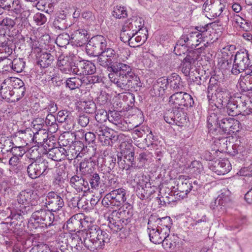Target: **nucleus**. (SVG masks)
<instances>
[{"instance_id": "f257e3e1", "label": "nucleus", "mask_w": 252, "mask_h": 252, "mask_svg": "<svg viewBox=\"0 0 252 252\" xmlns=\"http://www.w3.org/2000/svg\"><path fill=\"white\" fill-rule=\"evenodd\" d=\"M38 199L37 193L32 190L27 189L21 191L16 197L18 204L9 209V218L15 220L22 219L23 215L32 211V206L38 204Z\"/></svg>"}, {"instance_id": "f03ea898", "label": "nucleus", "mask_w": 252, "mask_h": 252, "mask_svg": "<svg viewBox=\"0 0 252 252\" xmlns=\"http://www.w3.org/2000/svg\"><path fill=\"white\" fill-rule=\"evenodd\" d=\"M23 85V82L18 78H6L1 85L0 93L1 97L11 102L18 101L24 95Z\"/></svg>"}, {"instance_id": "7ed1b4c3", "label": "nucleus", "mask_w": 252, "mask_h": 252, "mask_svg": "<svg viewBox=\"0 0 252 252\" xmlns=\"http://www.w3.org/2000/svg\"><path fill=\"white\" fill-rule=\"evenodd\" d=\"M80 235L83 237L84 246L92 251L101 249L110 240L109 234L101 230L98 226H93L89 231H83Z\"/></svg>"}, {"instance_id": "20e7f679", "label": "nucleus", "mask_w": 252, "mask_h": 252, "mask_svg": "<svg viewBox=\"0 0 252 252\" xmlns=\"http://www.w3.org/2000/svg\"><path fill=\"white\" fill-rule=\"evenodd\" d=\"M130 56V52L127 49H123L119 52L115 51L111 48H106L97 58L99 64L104 67H109L112 63L115 64L119 62L126 61Z\"/></svg>"}, {"instance_id": "39448f33", "label": "nucleus", "mask_w": 252, "mask_h": 252, "mask_svg": "<svg viewBox=\"0 0 252 252\" xmlns=\"http://www.w3.org/2000/svg\"><path fill=\"white\" fill-rule=\"evenodd\" d=\"M202 35L198 31H194L189 32L188 34L183 35L180 39L175 46V51L180 50L179 55L184 54L186 51V43L190 45L192 48L198 46L202 40Z\"/></svg>"}, {"instance_id": "423d86ee", "label": "nucleus", "mask_w": 252, "mask_h": 252, "mask_svg": "<svg viewBox=\"0 0 252 252\" xmlns=\"http://www.w3.org/2000/svg\"><path fill=\"white\" fill-rule=\"evenodd\" d=\"M126 200V191L123 188L113 190L107 193L102 200V204L106 207H119Z\"/></svg>"}, {"instance_id": "0eeeda50", "label": "nucleus", "mask_w": 252, "mask_h": 252, "mask_svg": "<svg viewBox=\"0 0 252 252\" xmlns=\"http://www.w3.org/2000/svg\"><path fill=\"white\" fill-rule=\"evenodd\" d=\"M107 46L105 38L100 35L92 37L86 47L87 54L91 56H99Z\"/></svg>"}, {"instance_id": "6e6552de", "label": "nucleus", "mask_w": 252, "mask_h": 252, "mask_svg": "<svg viewBox=\"0 0 252 252\" xmlns=\"http://www.w3.org/2000/svg\"><path fill=\"white\" fill-rule=\"evenodd\" d=\"M54 214L49 210L40 209L33 212L30 218V224H43L46 226L51 225L54 220Z\"/></svg>"}, {"instance_id": "1a4fd4ad", "label": "nucleus", "mask_w": 252, "mask_h": 252, "mask_svg": "<svg viewBox=\"0 0 252 252\" xmlns=\"http://www.w3.org/2000/svg\"><path fill=\"white\" fill-rule=\"evenodd\" d=\"M234 50L235 47L232 45L223 47L221 49V72L223 77L226 76V79L228 77V75H230V68ZM223 79H225V77Z\"/></svg>"}, {"instance_id": "9d476101", "label": "nucleus", "mask_w": 252, "mask_h": 252, "mask_svg": "<svg viewBox=\"0 0 252 252\" xmlns=\"http://www.w3.org/2000/svg\"><path fill=\"white\" fill-rule=\"evenodd\" d=\"M95 134L102 145L108 146L112 143L117 137L114 131L102 124H97L94 127Z\"/></svg>"}, {"instance_id": "9b49d317", "label": "nucleus", "mask_w": 252, "mask_h": 252, "mask_svg": "<svg viewBox=\"0 0 252 252\" xmlns=\"http://www.w3.org/2000/svg\"><path fill=\"white\" fill-rule=\"evenodd\" d=\"M58 68L63 73L76 74L77 65L74 63L73 57L60 55L57 62Z\"/></svg>"}, {"instance_id": "f8f14e48", "label": "nucleus", "mask_w": 252, "mask_h": 252, "mask_svg": "<svg viewBox=\"0 0 252 252\" xmlns=\"http://www.w3.org/2000/svg\"><path fill=\"white\" fill-rule=\"evenodd\" d=\"M169 102L175 108L181 106H192L193 100L190 95L182 92L172 94L169 98Z\"/></svg>"}, {"instance_id": "ddd939ff", "label": "nucleus", "mask_w": 252, "mask_h": 252, "mask_svg": "<svg viewBox=\"0 0 252 252\" xmlns=\"http://www.w3.org/2000/svg\"><path fill=\"white\" fill-rule=\"evenodd\" d=\"M249 59L248 54L245 52H238L235 55L234 63L230 72L232 74L237 75L244 71L248 66Z\"/></svg>"}, {"instance_id": "4468645a", "label": "nucleus", "mask_w": 252, "mask_h": 252, "mask_svg": "<svg viewBox=\"0 0 252 252\" xmlns=\"http://www.w3.org/2000/svg\"><path fill=\"white\" fill-rule=\"evenodd\" d=\"M25 63L21 59H16L13 61L5 60L0 62V68L2 67V71H10L12 69L17 73L21 72L25 67Z\"/></svg>"}, {"instance_id": "2eb2a0df", "label": "nucleus", "mask_w": 252, "mask_h": 252, "mask_svg": "<svg viewBox=\"0 0 252 252\" xmlns=\"http://www.w3.org/2000/svg\"><path fill=\"white\" fill-rule=\"evenodd\" d=\"M169 227L159 226L148 229L150 241L156 244L162 243L165 235L169 232Z\"/></svg>"}, {"instance_id": "dca6fc26", "label": "nucleus", "mask_w": 252, "mask_h": 252, "mask_svg": "<svg viewBox=\"0 0 252 252\" xmlns=\"http://www.w3.org/2000/svg\"><path fill=\"white\" fill-rule=\"evenodd\" d=\"M45 204L47 206H49L50 211L52 212L62 208L64 205V202L61 196L55 192L51 191L49 192L46 196Z\"/></svg>"}, {"instance_id": "f3484780", "label": "nucleus", "mask_w": 252, "mask_h": 252, "mask_svg": "<svg viewBox=\"0 0 252 252\" xmlns=\"http://www.w3.org/2000/svg\"><path fill=\"white\" fill-rule=\"evenodd\" d=\"M108 77L111 82L113 83L120 89L122 93L129 89V81L128 76L115 75L114 73H109Z\"/></svg>"}, {"instance_id": "a211bd4d", "label": "nucleus", "mask_w": 252, "mask_h": 252, "mask_svg": "<svg viewBox=\"0 0 252 252\" xmlns=\"http://www.w3.org/2000/svg\"><path fill=\"white\" fill-rule=\"evenodd\" d=\"M172 220L169 217H165L162 218H159L157 215H151L149 219L148 222V229L156 228L161 226L162 227H171Z\"/></svg>"}, {"instance_id": "6ab92c4d", "label": "nucleus", "mask_w": 252, "mask_h": 252, "mask_svg": "<svg viewBox=\"0 0 252 252\" xmlns=\"http://www.w3.org/2000/svg\"><path fill=\"white\" fill-rule=\"evenodd\" d=\"M96 71V67L94 63L90 62H80L77 65V71L76 75L80 76H83L82 79L85 81L86 79H88V75L93 74Z\"/></svg>"}, {"instance_id": "aec40b11", "label": "nucleus", "mask_w": 252, "mask_h": 252, "mask_svg": "<svg viewBox=\"0 0 252 252\" xmlns=\"http://www.w3.org/2000/svg\"><path fill=\"white\" fill-rule=\"evenodd\" d=\"M123 62H119L108 68L110 73H114L115 75L130 76L132 74V67L128 64L124 63Z\"/></svg>"}, {"instance_id": "412c9836", "label": "nucleus", "mask_w": 252, "mask_h": 252, "mask_svg": "<svg viewBox=\"0 0 252 252\" xmlns=\"http://www.w3.org/2000/svg\"><path fill=\"white\" fill-rule=\"evenodd\" d=\"M239 122L233 118L221 120V130L224 133L230 134L238 131Z\"/></svg>"}, {"instance_id": "4be33fe9", "label": "nucleus", "mask_w": 252, "mask_h": 252, "mask_svg": "<svg viewBox=\"0 0 252 252\" xmlns=\"http://www.w3.org/2000/svg\"><path fill=\"white\" fill-rule=\"evenodd\" d=\"M169 228L168 234L165 235L162 245L166 250H173L179 243V238L177 235L170 234V228Z\"/></svg>"}, {"instance_id": "5701e85b", "label": "nucleus", "mask_w": 252, "mask_h": 252, "mask_svg": "<svg viewBox=\"0 0 252 252\" xmlns=\"http://www.w3.org/2000/svg\"><path fill=\"white\" fill-rule=\"evenodd\" d=\"M24 134L25 136H27V133L23 131H19L18 135H16L13 139V141L17 142L20 141L21 145L18 146L17 147L12 150V152L14 153V157L15 158L21 157L25 153L24 150L23 149V147L25 144L28 143L26 142V138L24 139Z\"/></svg>"}, {"instance_id": "b1692460", "label": "nucleus", "mask_w": 252, "mask_h": 252, "mask_svg": "<svg viewBox=\"0 0 252 252\" xmlns=\"http://www.w3.org/2000/svg\"><path fill=\"white\" fill-rule=\"evenodd\" d=\"M88 38V32L85 29L77 30L71 34V40L78 46L85 44Z\"/></svg>"}, {"instance_id": "393cba45", "label": "nucleus", "mask_w": 252, "mask_h": 252, "mask_svg": "<svg viewBox=\"0 0 252 252\" xmlns=\"http://www.w3.org/2000/svg\"><path fill=\"white\" fill-rule=\"evenodd\" d=\"M113 213H116L118 218L121 219L122 220L124 221V220H126L127 224L130 221L129 219L133 215V210L130 205L125 204L119 209L118 212H114Z\"/></svg>"}, {"instance_id": "a878e982", "label": "nucleus", "mask_w": 252, "mask_h": 252, "mask_svg": "<svg viewBox=\"0 0 252 252\" xmlns=\"http://www.w3.org/2000/svg\"><path fill=\"white\" fill-rule=\"evenodd\" d=\"M168 86V78L164 77L159 78L153 85V90L155 95H163Z\"/></svg>"}, {"instance_id": "bb28decb", "label": "nucleus", "mask_w": 252, "mask_h": 252, "mask_svg": "<svg viewBox=\"0 0 252 252\" xmlns=\"http://www.w3.org/2000/svg\"><path fill=\"white\" fill-rule=\"evenodd\" d=\"M117 156L118 158H133L135 156L134 148L130 144L123 142L120 145Z\"/></svg>"}, {"instance_id": "cd10ccee", "label": "nucleus", "mask_w": 252, "mask_h": 252, "mask_svg": "<svg viewBox=\"0 0 252 252\" xmlns=\"http://www.w3.org/2000/svg\"><path fill=\"white\" fill-rule=\"evenodd\" d=\"M54 60V57L50 53L41 52L38 56V64L41 67H47L50 65Z\"/></svg>"}, {"instance_id": "c85d7f7f", "label": "nucleus", "mask_w": 252, "mask_h": 252, "mask_svg": "<svg viewBox=\"0 0 252 252\" xmlns=\"http://www.w3.org/2000/svg\"><path fill=\"white\" fill-rule=\"evenodd\" d=\"M81 216V214H76L67 220L66 226L69 231H75L78 227H80V217Z\"/></svg>"}, {"instance_id": "c756f323", "label": "nucleus", "mask_w": 252, "mask_h": 252, "mask_svg": "<svg viewBox=\"0 0 252 252\" xmlns=\"http://www.w3.org/2000/svg\"><path fill=\"white\" fill-rule=\"evenodd\" d=\"M83 231H78L77 233L74 236L71 241L72 247H74L76 252H81L83 245L84 246L83 237H81V232Z\"/></svg>"}, {"instance_id": "7c9ffc66", "label": "nucleus", "mask_w": 252, "mask_h": 252, "mask_svg": "<svg viewBox=\"0 0 252 252\" xmlns=\"http://www.w3.org/2000/svg\"><path fill=\"white\" fill-rule=\"evenodd\" d=\"M208 125L210 129V131L214 129L217 130L218 128H220V125L219 121V117L215 113H211L208 117Z\"/></svg>"}, {"instance_id": "2f4dec72", "label": "nucleus", "mask_w": 252, "mask_h": 252, "mask_svg": "<svg viewBox=\"0 0 252 252\" xmlns=\"http://www.w3.org/2000/svg\"><path fill=\"white\" fill-rule=\"evenodd\" d=\"M28 172L29 176L32 179L36 178L41 175L39 162L36 160L34 162L28 166Z\"/></svg>"}, {"instance_id": "473e14b6", "label": "nucleus", "mask_w": 252, "mask_h": 252, "mask_svg": "<svg viewBox=\"0 0 252 252\" xmlns=\"http://www.w3.org/2000/svg\"><path fill=\"white\" fill-rule=\"evenodd\" d=\"M221 97L223 99L221 100V105L225 106L227 109H228L230 107V105L232 104L230 102V99L231 98V89L228 88L227 89L221 88Z\"/></svg>"}, {"instance_id": "72a5a7b5", "label": "nucleus", "mask_w": 252, "mask_h": 252, "mask_svg": "<svg viewBox=\"0 0 252 252\" xmlns=\"http://www.w3.org/2000/svg\"><path fill=\"white\" fill-rule=\"evenodd\" d=\"M80 226L84 228V231H89L93 226H97L95 224V220L93 218L89 217H85L84 219L80 218Z\"/></svg>"}, {"instance_id": "f704fd0d", "label": "nucleus", "mask_w": 252, "mask_h": 252, "mask_svg": "<svg viewBox=\"0 0 252 252\" xmlns=\"http://www.w3.org/2000/svg\"><path fill=\"white\" fill-rule=\"evenodd\" d=\"M187 169L190 174L193 175H197L201 171L202 165L199 161L194 160L188 165Z\"/></svg>"}, {"instance_id": "c9c22d12", "label": "nucleus", "mask_w": 252, "mask_h": 252, "mask_svg": "<svg viewBox=\"0 0 252 252\" xmlns=\"http://www.w3.org/2000/svg\"><path fill=\"white\" fill-rule=\"evenodd\" d=\"M167 78L168 85H170L171 89L178 90L180 89L181 79L178 75L174 73L168 76Z\"/></svg>"}, {"instance_id": "e433bc0d", "label": "nucleus", "mask_w": 252, "mask_h": 252, "mask_svg": "<svg viewBox=\"0 0 252 252\" xmlns=\"http://www.w3.org/2000/svg\"><path fill=\"white\" fill-rule=\"evenodd\" d=\"M142 33L140 32H138L135 33V36H133L130 42V46L131 47H137L142 43L145 42L147 39V36L145 34L141 35Z\"/></svg>"}, {"instance_id": "4c0bfd02", "label": "nucleus", "mask_w": 252, "mask_h": 252, "mask_svg": "<svg viewBox=\"0 0 252 252\" xmlns=\"http://www.w3.org/2000/svg\"><path fill=\"white\" fill-rule=\"evenodd\" d=\"M135 34L132 33L129 30L127 29V26L126 25H124L122 29L120 37L121 40L124 42H128L130 45V42L133 36H134Z\"/></svg>"}, {"instance_id": "58836bf2", "label": "nucleus", "mask_w": 252, "mask_h": 252, "mask_svg": "<svg viewBox=\"0 0 252 252\" xmlns=\"http://www.w3.org/2000/svg\"><path fill=\"white\" fill-rule=\"evenodd\" d=\"M126 224V220H124V221L120 219L118 220L112 219L109 221V226L114 231L118 232L123 228Z\"/></svg>"}, {"instance_id": "ea45409f", "label": "nucleus", "mask_w": 252, "mask_h": 252, "mask_svg": "<svg viewBox=\"0 0 252 252\" xmlns=\"http://www.w3.org/2000/svg\"><path fill=\"white\" fill-rule=\"evenodd\" d=\"M112 15L117 19L126 18L127 16L126 8L125 6H117L114 8Z\"/></svg>"}, {"instance_id": "a19ab883", "label": "nucleus", "mask_w": 252, "mask_h": 252, "mask_svg": "<svg viewBox=\"0 0 252 252\" xmlns=\"http://www.w3.org/2000/svg\"><path fill=\"white\" fill-rule=\"evenodd\" d=\"M82 78L80 79L78 77H72L68 79L66 81V85L71 90L78 88L83 83Z\"/></svg>"}, {"instance_id": "79ce46f5", "label": "nucleus", "mask_w": 252, "mask_h": 252, "mask_svg": "<svg viewBox=\"0 0 252 252\" xmlns=\"http://www.w3.org/2000/svg\"><path fill=\"white\" fill-rule=\"evenodd\" d=\"M71 39V36L67 33L60 34L57 37L56 42L60 47H64L69 43V40Z\"/></svg>"}, {"instance_id": "37998d69", "label": "nucleus", "mask_w": 252, "mask_h": 252, "mask_svg": "<svg viewBox=\"0 0 252 252\" xmlns=\"http://www.w3.org/2000/svg\"><path fill=\"white\" fill-rule=\"evenodd\" d=\"M82 183H84V179L77 175L72 177L70 180L71 186L77 190H78L80 187H82Z\"/></svg>"}, {"instance_id": "c03bdc74", "label": "nucleus", "mask_w": 252, "mask_h": 252, "mask_svg": "<svg viewBox=\"0 0 252 252\" xmlns=\"http://www.w3.org/2000/svg\"><path fill=\"white\" fill-rule=\"evenodd\" d=\"M17 184L16 178L13 176H8L3 178L2 182V186L5 187V190L6 189H9L11 186Z\"/></svg>"}, {"instance_id": "a18cd8bd", "label": "nucleus", "mask_w": 252, "mask_h": 252, "mask_svg": "<svg viewBox=\"0 0 252 252\" xmlns=\"http://www.w3.org/2000/svg\"><path fill=\"white\" fill-rule=\"evenodd\" d=\"M180 191L182 192H185L186 194L189 193L192 189V184L190 181L185 179L182 184L179 186Z\"/></svg>"}, {"instance_id": "49530a36", "label": "nucleus", "mask_w": 252, "mask_h": 252, "mask_svg": "<svg viewBox=\"0 0 252 252\" xmlns=\"http://www.w3.org/2000/svg\"><path fill=\"white\" fill-rule=\"evenodd\" d=\"M69 112L66 110L60 111L57 115V120L59 123H69L70 118L69 117Z\"/></svg>"}, {"instance_id": "de8ad7c7", "label": "nucleus", "mask_w": 252, "mask_h": 252, "mask_svg": "<svg viewBox=\"0 0 252 252\" xmlns=\"http://www.w3.org/2000/svg\"><path fill=\"white\" fill-rule=\"evenodd\" d=\"M108 115L107 112L104 110H97L95 117V120L98 122L97 124H102L105 122L108 119Z\"/></svg>"}, {"instance_id": "09e8293b", "label": "nucleus", "mask_w": 252, "mask_h": 252, "mask_svg": "<svg viewBox=\"0 0 252 252\" xmlns=\"http://www.w3.org/2000/svg\"><path fill=\"white\" fill-rule=\"evenodd\" d=\"M121 119L120 114L117 112H111L108 115V121L115 125L120 124Z\"/></svg>"}, {"instance_id": "8fccbe9b", "label": "nucleus", "mask_w": 252, "mask_h": 252, "mask_svg": "<svg viewBox=\"0 0 252 252\" xmlns=\"http://www.w3.org/2000/svg\"><path fill=\"white\" fill-rule=\"evenodd\" d=\"M145 142L148 147L150 146H157L158 143L157 138L154 136L151 131L147 135L146 138L145 139Z\"/></svg>"}, {"instance_id": "3c124183", "label": "nucleus", "mask_w": 252, "mask_h": 252, "mask_svg": "<svg viewBox=\"0 0 252 252\" xmlns=\"http://www.w3.org/2000/svg\"><path fill=\"white\" fill-rule=\"evenodd\" d=\"M82 17L88 24H94L95 20L94 16L93 13L90 11L84 12L82 14Z\"/></svg>"}, {"instance_id": "603ef678", "label": "nucleus", "mask_w": 252, "mask_h": 252, "mask_svg": "<svg viewBox=\"0 0 252 252\" xmlns=\"http://www.w3.org/2000/svg\"><path fill=\"white\" fill-rule=\"evenodd\" d=\"M90 183L93 189H95L98 187L100 183V177L97 173H95L91 175Z\"/></svg>"}, {"instance_id": "864d4df0", "label": "nucleus", "mask_w": 252, "mask_h": 252, "mask_svg": "<svg viewBox=\"0 0 252 252\" xmlns=\"http://www.w3.org/2000/svg\"><path fill=\"white\" fill-rule=\"evenodd\" d=\"M131 20L132 24L135 26V31H139L140 32V30H142V28L144 25V21L141 18L138 17H133Z\"/></svg>"}, {"instance_id": "5fc2aeb1", "label": "nucleus", "mask_w": 252, "mask_h": 252, "mask_svg": "<svg viewBox=\"0 0 252 252\" xmlns=\"http://www.w3.org/2000/svg\"><path fill=\"white\" fill-rule=\"evenodd\" d=\"M246 77H243V76H241L239 81L238 83L239 86L241 88L242 90L244 92H247L248 91L251 90L252 89V87H250L248 85V84L245 82L247 81L245 79Z\"/></svg>"}, {"instance_id": "6e6d98bb", "label": "nucleus", "mask_w": 252, "mask_h": 252, "mask_svg": "<svg viewBox=\"0 0 252 252\" xmlns=\"http://www.w3.org/2000/svg\"><path fill=\"white\" fill-rule=\"evenodd\" d=\"M137 184H138L143 189L151 187L149 179L146 176H141L139 179V181L137 182Z\"/></svg>"}, {"instance_id": "4d7b16f0", "label": "nucleus", "mask_w": 252, "mask_h": 252, "mask_svg": "<svg viewBox=\"0 0 252 252\" xmlns=\"http://www.w3.org/2000/svg\"><path fill=\"white\" fill-rule=\"evenodd\" d=\"M82 106L84 107L86 112L91 113L95 108V104L92 101H86L82 103Z\"/></svg>"}, {"instance_id": "13d9d810", "label": "nucleus", "mask_w": 252, "mask_h": 252, "mask_svg": "<svg viewBox=\"0 0 252 252\" xmlns=\"http://www.w3.org/2000/svg\"><path fill=\"white\" fill-rule=\"evenodd\" d=\"M34 21L38 25H42L46 22L45 16L41 13H37L33 17Z\"/></svg>"}, {"instance_id": "bf43d9fd", "label": "nucleus", "mask_w": 252, "mask_h": 252, "mask_svg": "<svg viewBox=\"0 0 252 252\" xmlns=\"http://www.w3.org/2000/svg\"><path fill=\"white\" fill-rule=\"evenodd\" d=\"M21 5L18 0H13L10 5L9 10L8 11H12L15 13H18L20 12Z\"/></svg>"}, {"instance_id": "052dcab7", "label": "nucleus", "mask_w": 252, "mask_h": 252, "mask_svg": "<svg viewBox=\"0 0 252 252\" xmlns=\"http://www.w3.org/2000/svg\"><path fill=\"white\" fill-rule=\"evenodd\" d=\"M82 136L85 137L86 142L89 144L93 143L95 139V135L91 132H89L84 134V132H80Z\"/></svg>"}, {"instance_id": "680f3d73", "label": "nucleus", "mask_w": 252, "mask_h": 252, "mask_svg": "<svg viewBox=\"0 0 252 252\" xmlns=\"http://www.w3.org/2000/svg\"><path fill=\"white\" fill-rule=\"evenodd\" d=\"M130 76H129V88L132 87V86H138L140 83V79L139 77L135 74V73L132 72V74Z\"/></svg>"}, {"instance_id": "e2e57ef3", "label": "nucleus", "mask_w": 252, "mask_h": 252, "mask_svg": "<svg viewBox=\"0 0 252 252\" xmlns=\"http://www.w3.org/2000/svg\"><path fill=\"white\" fill-rule=\"evenodd\" d=\"M252 166L242 168L239 172V174L242 176H252Z\"/></svg>"}, {"instance_id": "0e129e2a", "label": "nucleus", "mask_w": 252, "mask_h": 252, "mask_svg": "<svg viewBox=\"0 0 252 252\" xmlns=\"http://www.w3.org/2000/svg\"><path fill=\"white\" fill-rule=\"evenodd\" d=\"M13 0H0V7L3 9L8 10Z\"/></svg>"}, {"instance_id": "69168bd1", "label": "nucleus", "mask_w": 252, "mask_h": 252, "mask_svg": "<svg viewBox=\"0 0 252 252\" xmlns=\"http://www.w3.org/2000/svg\"><path fill=\"white\" fill-rule=\"evenodd\" d=\"M193 62L194 59L192 58H191L190 56H187L183 60V66L186 68L189 69L190 67L191 64Z\"/></svg>"}, {"instance_id": "338daca9", "label": "nucleus", "mask_w": 252, "mask_h": 252, "mask_svg": "<svg viewBox=\"0 0 252 252\" xmlns=\"http://www.w3.org/2000/svg\"><path fill=\"white\" fill-rule=\"evenodd\" d=\"M243 224V222L241 223L236 224L234 225H229L227 227V229L234 232H239L241 229V226Z\"/></svg>"}, {"instance_id": "774afa93", "label": "nucleus", "mask_w": 252, "mask_h": 252, "mask_svg": "<svg viewBox=\"0 0 252 252\" xmlns=\"http://www.w3.org/2000/svg\"><path fill=\"white\" fill-rule=\"evenodd\" d=\"M56 122L55 117L51 113H49L47 115L45 120V123L46 125L52 126L54 125Z\"/></svg>"}]
</instances>
